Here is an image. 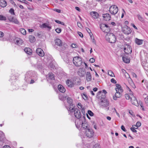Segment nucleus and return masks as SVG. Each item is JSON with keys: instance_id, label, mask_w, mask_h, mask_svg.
Returning <instances> with one entry per match:
<instances>
[{"instance_id": "52", "label": "nucleus", "mask_w": 148, "mask_h": 148, "mask_svg": "<svg viewBox=\"0 0 148 148\" xmlns=\"http://www.w3.org/2000/svg\"><path fill=\"white\" fill-rule=\"evenodd\" d=\"M71 46L73 47L74 48H75L77 47V45L75 44H72L71 45Z\"/></svg>"}, {"instance_id": "32", "label": "nucleus", "mask_w": 148, "mask_h": 148, "mask_svg": "<svg viewBox=\"0 0 148 148\" xmlns=\"http://www.w3.org/2000/svg\"><path fill=\"white\" fill-rule=\"evenodd\" d=\"M49 77L51 80L54 79V75L52 73H50L48 74Z\"/></svg>"}, {"instance_id": "9", "label": "nucleus", "mask_w": 148, "mask_h": 148, "mask_svg": "<svg viewBox=\"0 0 148 148\" xmlns=\"http://www.w3.org/2000/svg\"><path fill=\"white\" fill-rule=\"evenodd\" d=\"M85 134L86 136L89 138L92 137L94 135V132L93 130L91 129L88 128L86 130Z\"/></svg>"}, {"instance_id": "35", "label": "nucleus", "mask_w": 148, "mask_h": 148, "mask_svg": "<svg viewBox=\"0 0 148 148\" xmlns=\"http://www.w3.org/2000/svg\"><path fill=\"white\" fill-rule=\"evenodd\" d=\"M20 31L23 35H25L26 34V31L23 28H21L20 29Z\"/></svg>"}, {"instance_id": "18", "label": "nucleus", "mask_w": 148, "mask_h": 148, "mask_svg": "<svg viewBox=\"0 0 148 148\" xmlns=\"http://www.w3.org/2000/svg\"><path fill=\"white\" fill-rule=\"evenodd\" d=\"M67 101L68 103L69 104L70 107L69 108L71 107H74V105L72 103L73 100L70 97H68L67 99Z\"/></svg>"}, {"instance_id": "10", "label": "nucleus", "mask_w": 148, "mask_h": 148, "mask_svg": "<svg viewBox=\"0 0 148 148\" xmlns=\"http://www.w3.org/2000/svg\"><path fill=\"white\" fill-rule=\"evenodd\" d=\"M122 30L124 33L127 35L130 34L132 32L130 27L127 25H125L124 27H122Z\"/></svg>"}, {"instance_id": "63", "label": "nucleus", "mask_w": 148, "mask_h": 148, "mask_svg": "<svg viewBox=\"0 0 148 148\" xmlns=\"http://www.w3.org/2000/svg\"><path fill=\"white\" fill-rule=\"evenodd\" d=\"M75 9L77 10V11H80V9L78 7H75Z\"/></svg>"}, {"instance_id": "60", "label": "nucleus", "mask_w": 148, "mask_h": 148, "mask_svg": "<svg viewBox=\"0 0 148 148\" xmlns=\"http://www.w3.org/2000/svg\"><path fill=\"white\" fill-rule=\"evenodd\" d=\"M3 148H11V147L8 145H6L4 146Z\"/></svg>"}, {"instance_id": "20", "label": "nucleus", "mask_w": 148, "mask_h": 148, "mask_svg": "<svg viewBox=\"0 0 148 148\" xmlns=\"http://www.w3.org/2000/svg\"><path fill=\"white\" fill-rule=\"evenodd\" d=\"M116 88H115V90L116 91L118 90L119 91H120L121 92H123V89H122V87L119 84H116Z\"/></svg>"}, {"instance_id": "37", "label": "nucleus", "mask_w": 148, "mask_h": 148, "mask_svg": "<svg viewBox=\"0 0 148 148\" xmlns=\"http://www.w3.org/2000/svg\"><path fill=\"white\" fill-rule=\"evenodd\" d=\"M132 94H130V96L128 94H126L125 95V97L126 99H129L130 98L131 99V98L132 97L131 95Z\"/></svg>"}, {"instance_id": "21", "label": "nucleus", "mask_w": 148, "mask_h": 148, "mask_svg": "<svg viewBox=\"0 0 148 148\" xmlns=\"http://www.w3.org/2000/svg\"><path fill=\"white\" fill-rule=\"evenodd\" d=\"M41 28H48L50 29H51V27L49 26V24L47 23H45L43 24L40 26Z\"/></svg>"}, {"instance_id": "17", "label": "nucleus", "mask_w": 148, "mask_h": 148, "mask_svg": "<svg viewBox=\"0 0 148 148\" xmlns=\"http://www.w3.org/2000/svg\"><path fill=\"white\" fill-rule=\"evenodd\" d=\"M102 16L103 19L106 21H109L110 20V16L109 14L106 13L103 14Z\"/></svg>"}, {"instance_id": "50", "label": "nucleus", "mask_w": 148, "mask_h": 148, "mask_svg": "<svg viewBox=\"0 0 148 148\" xmlns=\"http://www.w3.org/2000/svg\"><path fill=\"white\" fill-rule=\"evenodd\" d=\"M77 33H78V35L79 36H80V37H81L82 38L83 37V35L82 33H81L80 32H78Z\"/></svg>"}, {"instance_id": "25", "label": "nucleus", "mask_w": 148, "mask_h": 148, "mask_svg": "<svg viewBox=\"0 0 148 148\" xmlns=\"http://www.w3.org/2000/svg\"><path fill=\"white\" fill-rule=\"evenodd\" d=\"M15 43L20 45H22L23 43V40L20 38H18L14 40Z\"/></svg>"}, {"instance_id": "15", "label": "nucleus", "mask_w": 148, "mask_h": 148, "mask_svg": "<svg viewBox=\"0 0 148 148\" xmlns=\"http://www.w3.org/2000/svg\"><path fill=\"white\" fill-rule=\"evenodd\" d=\"M131 95L132 96L131 98V103L134 105L137 106V105H138V103L136 98L133 95V94H132Z\"/></svg>"}, {"instance_id": "13", "label": "nucleus", "mask_w": 148, "mask_h": 148, "mask_svg": "<svg viewBox=\"0 0 148 148\" xmlns=\"http://www.w3.org/2000/svg\"><path fill=\"white\" fill-rule=\"evenodd\" d=\"M8 19L10 21L14 23L15 24H19V22L17 19L11 15L8 17Z\"/></svg>"}, {"instance_id": "26", "label": "nucleus", "mask_w": 148, "mask_h": 148, "mask_svg": "<svg viewBox=\"0 0 148 148\" xmlns=\"http://www.w3.org/2000/svg\"><path fill=\"white\" fill-rule=\"evenodd\" d=\"M24 50L25 53L29 55L31 54L32 51V50L29 48H26Z\"/></svg>"}, {"instance_id": "38", "label": "nucleus", "mask_w": 148, "mask_h": 148, "mask_svg": "<svg viewBox=\"0 0 148 148\" xmlns=\"http://www.w3.org/2000/svg\"><path fill=\"white\" fill-rule=\"evenodd\" d=\"M131 82H130V84L134 88H136V86L134 84L133 82L132 81L131 78H130Z\"/></svg>"}, {"instance_id": "47", "label": "nucleus", "mask_w": 148, "mask_h": 148, "mask_svg": "<svg viewBox=\"0 0 148 148\" xmlns=\"http://www.w3.org/2000/svg\"><path fill=\"white\" fill-rule=\"evenodd\" d=\"M135 129H137V128H134L133 127H131L130 129L131 130L134 132H136L137 131Z\"/></svg>"}, {"instance_id": "30", "label": "nucleus", "mask_w": 148, "mask_h": 148, "mask_svg": "<svg viewBox=\"0 0 148 148\" xmlns=\"http://www.w3.org/2000/svg\"><path fill=\"white\" fill-rule=\"evenodd\" d=\"M29 41L31 42H33L36 40V39L34 36L32 35H30L29 36Z\"/></svg>"}, {"instance_id": "51", "label": "nucleus", "mask_w": 148, "mask_h": 148, "mask_svg": "<svg viewBox=\"0 0 148 148\" xmlns=\"http://www.w3.org/2000/svg\"><path fill=\"white\" fill-rule=\"evenodd\" d=\"M77 24L78 26L80 28H81V27L82 26V24L80 23L79 22H77Z\"/></svg>"}, {"instance_id": "12", "label": "nucleus", "mask_w": 148, "mask_h": 148, "mask_svg": "<svg viewBox=\"0 0 148 148\" xmlns=\"http://www.w3.org/2000/svg\"><path fill=\"white\" fill-rule=\"evenodd\" d=\"M31 71H28L27 72L25 75V80L27 82H29L30 79H31Z\"/></svg>"}, {"instance_id": "55", "label": "nucleus", "mask_w": 148, "mask_h": 148, "mask_svg": "<svg viewBox=\"0 0 148 148\" xmlns=\"http://www.w3.org/2000/svg\"><path fill=\"white\" fill-rule=\"evenodd\" d=\"M132 75L134 77L136 78L137 77V75L136 74L134 73H132Z\"/></svg>"}, {"instance_id": "46", "label": "nucleus", "mask_w": 148, "mask_h": 148, "mask_svg": "<svg viewBox=\"0 0 148 148\" xmlns=\"http://www.w3.org/2000/svg\"><path fill=\"white\" fill-rule=\"evenodd\" d=\"M111 82L114 84H116V81L114 78H112L111 79Z\"/></svg>"}, {"instance_id": "41", "label": "nucleus", "mask_w": 148, "mask_h": 148, "mask_svg": "<svg viewBox=\"0 0 148 148\" xmlns=\"http://www.w3.org/2000/svg\"><path fill=\"white\" fill-rule=\"evenodd\" d=\"M141 125V123L140 122H137L136 125H133L132 126H135L137 127V128L140 127Z\"/></svg>"}, {"instance_id": "42", "label": "nucleus", "mask_w": 148, "mask_h": 148, "mask_svg": "<svg viewBox=\"0 0 148 148\" xmlns=\"http://www.w3.org/2000/svg\"><path fill=\"white\" fill-rule=\"evenodd\" d=\"M9 12L12 15H14L15 14L14 10L13 8H11Z\"/></svg>"}, {"instance_id": "61", "label": "nucleus", "mask_w": 148, "mask_h": 148, "mask_svg": "<svg viewBox=\"0 0 148 148\" xmlns=\"http://www.w3.org/2000/svg\"><path fill=\"white\" fill-rule=\"evenodd\" d=\"M103 93L104 94L103 95L105 96V94L107 93V92L105 90H103Z\"/></svg>"}, {"instance_id": "27", "label": "nucleus", "mask_w": 148, "mask_h": 148, "mask_svg": "<svg viewBox=\"0 0 148 148\" xmlns=\"http://www.w3.org/2000/svg\"><path fill=\"white\" fill-rule=\"evenodd\" d=\"M86 78L87 81H90L91 80V75L90 72L87 73Z\"/></svg>"}, {"instance_id": "39", "label": "nucleus", "mask_w": 148, "mask_h": 148, "mask_svg": "<svg viewBox=\"0 0 148 148\" xmlns=\"http://www.w3.org/2000/svg\"><path fill=\"white\" fill-rule=\"evenodd\" d=\"M82 97L85 100H87L88 99V97L87 96V95L85 94H83L82 95Z\"/></svg>"}, {"instance_id": "43", "label": "nucleus", "mask_w": 148, "mask_h": 148, "mask_svg": "<svg viewBox=\"0 0 148 148\" xmlns=\"http://www.w3.org/2000/svg\"><path fill=\"white\" fill-rule=\"evenodd\" d=\"M88 113L89 115L90 116H92L93 115V113L91 110H88Z\"/></svg>"}, {"instance_id": "1", "label": "nucleus", "mask_w": 148, "mask_h": 148, "mask_svg": "<svg viewBox=\"0 0 148 148\" xmlns=\"http://www.w3.org/2000/svg\"><path fill=\"white\" fill-rule=\"evenodd\" d=\"M101 93V91H99L97 93V97L99 99V104L100 106L103 108H106L107 110H109L108 106L109 105V101L106 98V96L102 95L101 96H99L98 95Z\"/></svg>"}, {"instance_id": "5", "label": "nucleus", "mask_w": 148, "mask_h": 148, "mask_svg": "<svg viewBox=\"0 0 148 148\" xmlns=\"http://www.w3.org/2000/svg\"><path fill=\"white\" fill-rule=\"evenodd\" d=\"M78 119L75 122V125L78 129H81V125L86 122V118L83 116Z\"/></svg>"}, {"instance_id": "62", "label": "nucleus", "mask_w": 148, "mask_h": 148, "mask_svg": "<svg viewBox=\"0 0 148 148\" xmlns=\"http://www.w3.org/2000/svg\"><path fill=\"white\" fill-rule=\"evenodd\" d=\"M28 30L29 32H33L34 31V30L32 29H29Z\"/></svg>"}, {"instance_id": "23", "label": "nucleus", "mask_w": 148, "mask_h": 148, "mask_svg": "<svg viewBox=\"0 0 148 148\" xmlns=\"http://www.w3.org/2000/svg\"><path fill=\"white\" fill-rule=\"evenodd\" d=\"M66 84L69 87H73L74 85L73 82L69 79L66 81Z\"/></svg>"}, {"instance_id": "49", "label": "nucleus", "mask_w": 148, "mask_h": 148, "mask_svg": "<svg viewBox=\"0 0 148 148\" xmlns=\"http://www.w3.org/2000/svg\"><path fill=\"white\" fill-rule=\"evenodd\" d=\"M77 107L79 109H81L82 108L81 104L80 103H79L77 105Z\"/></svg>"}, {"instance_id": "33", "label": "nucleus", "mask_w": 148, "mask_h": 148, "mask_svg": "<svg viewBox=\"0 0 148 148\" xmlns=\"http://www.w3.org/2000/svg\"><path fill=\"white\" fill-rule=\"evenodd\" d=\"M123 61L124 62L127 63H129L130 62V60L128 58H126L125 57H122Z\"/></svg>"}, {"instance_id": "40", "label": "nucleus", "mask_w": 148, "mask_h": 148, "mask_svg": "<svg viewBox=\"0 0 148 148\" xmlns=\"http://www.w3.org/2000/svg\"><path fill=\"white\" fill-rule=\"evenodd\" d=\"M6 17L2 15H0V20H6Z\"/></svg>"}, {"instance_id": "14", "label": "nucleus", "mask_w": 148, "mask_h": 148, "mask_svg": "<svg viewBox=\"0 0 148 148\" xmlns=\"http://www.w3.org/2000/svg\"><path fill=\"white\" fill-rule=\"evenodd\" d=\"M116 92L115 93L114 96H113V99L114 100H117L118 98H119L121 97L122 96V92H121L119 91V90H117L116 91Z\"/></svg>"}, {"instance_id": "8", "label": "nucleus", "mask_w": 148, "mask_h": 148, "mask_svg": "<svg viewBox=\"0 0 148 148\" xmlns=\"http://www.w3.org/2000/svg\"><path fill=\"white\" fill-rule=\"evenodd\" d=\"M109 11L111 14H115L118 11V8L115 5H112L110 7Z\"/></svg>"}, {"instance_id": "64", "label": "nucleus", "mask_w": 148, "mask_h": 148, "mask_svg": "<svg viewBox=\"0 0 148 148\" xmlns=\"http://www.w3.org/2000/svg\"><path fill=\"white\" fill-rule=\"evenodd\" d=\"M31 81L30 82V84H33L34 83V80H33V79H30Z\"/></svg>"}, {"instance_id": "22", "label": "nucleus", "mask_w": 148, "mask_h": 148, "mask_svg": "<svg viewBox=\"0 0 148 148\" xmlns=\"http://www.w3.org/2000/svg\"><path fill=\"white\" fill-rule=\"evenodd\" d=\"M7 5V3L4 0H0V6L2 7H5Z\"/></svg>"}, {"instance_id": "28", "label": "nucleus", "mask_w": 148, "mask_h": 148, "mask_svg": "<svg viewBox=\"0 0 148 148\" xmlns=\"http://www.w3.org/2000/svg\"><path fill=\"white\" fill-rule=\"evenodd\" d=\"M143 97H144V101L146 106H148V96H146V94L143 95Z\"/></svg>"}, {"instance_id": "53", "label": "nucleus", "mask_w": 148, "mask_h": 148, "mask_svg": "<svg viewBox=\"0 0 148 148\" xmlns=\"http://www.w3.org/2000/svg\"><path fill=\"white\" fill-rule=\"evenodd\" d=\"M4 36V33L0 31V37H2Z\"/></svg>"}, {"instance_id": "29", "label": "nucleus", "mask_w": 148, "mask_h": 148, "mask_svg": "<svg viewBox=\"0 0 148 148\" xmlns=\"http://www.w3.org/2000/svg\"><path fill=\"white\" fill-rule=\"evenodd\" d=\"M135 42L138 45H141L143 43V40H140L137 38H136L135 40Z\"/></svg>"}, {"instance_id": "56", "label": "nucleus", "mask_w": 148, "mask_h": 148, "mask_svg": "<svg viewBox=\"0 0 148 148\" xmlns=\"http://www.w3.org/2000/svg\"><path fill=\"white\" fill-rule=\"evenodd\" d=\"M59 99L61 100H63L64 99L63 97H62V96L61 95L59 96Z\"/></svg>"}, {"instance_id": "34", "label": "nucleus", "mask_w": 148, "mask_h": 148, "mask_svg": "<svg viewBox=\"0 0 148 148\" xmlns=\"http://www.w3.org/2000/svg\"><path fill=\"white\" fill-rule=\"evenodd\" d=\"M137 17L138 18V19L140 21L143 22L144 20L143 18L139 14L137 15Z\"/></svg>"}, {"instance_id": "59", "label": "nucleus", "mask_w": 148, "mask_h": 148, "mask_svg": "<svg viewBox=\"0 0 148 148\" xmlns=\"http://www.w3.org/2000/svg\"><path fill=\"white\" fill-rule=\"evenodd\" d=\"M93 148H100L97 145H95L93 147Z\"/></svg>"}, {"instance_id": "16", "label": "nucleus", "mask_w": 148, "mask_h": 148, "mask_svg": "<svg viewBox=\"0 0 148 148\" xmlns=\"http://www.w3.org/2000/svg\"><path fill=\"white\" fill-rule=\"evenodd\" d=\"M36 53L40 56L43 57L44 56V53L43 50L40 48H38L36 50Z\"/></svg>"}, {"instance_id": "57", "label": "nucleus", "mask_w": 148, "mask_h": 148, "mask_svg": "<svg viewBox=\"0 0 148 148\" xmlns=\"http://www.w3.org/2000/svg\"><path fill=\"white\" fill-rule=\"evenodd\" d=\"M86 29L88 33L89 34H90V33H91V30L89 28H87Z\"/></svg>"}, {"instance_id": "11", "label": "nucleus", "mask_w": 148, "mask_h": 148, "mask_svg": "<svg viewBox=\"0 0 148 148\" xmlns=\"http://www.w3.org/2000/svg\"><path fill=\"white\" fill-rule=\"evenodd\" d=\"M124 50L125 53L127 54H130L132 52V49L130 46L127 44L125 45Z\"/></svg>"}, {"instance_id": "3", "label": "nucleus", "mask_w": 148, "mask_h": 148, "mask_svg": "<svg viewBox=\"0 0 148 148\" xmlns=\"http://www.w3.org/2000/svg\"><path fill=\"white\" fill-rule=\"evenodd\" d=\"M66 108L69 111V112L71 114H74L76 118L79 119L82 118L80 111L78 109L75 108V107L71 108L67 107Z\"/></svg>"}, {"instance_id": "6", "label": "nucleus", "mask_w": 148, "mask_h": 148, "mask_svg": "<svg viewBox=\"0 0 148 148\" xmlns=\"http://www.w3.org/2000/svg\"><path fill=\"white\" fill-rule=\"evenodd\" d=\"M73 64L76 66H79L83 63L82 59L79 57H75L73 58Z\"/></svg>"}, {"instance_id": "31", "label": "nucleus", "mask_w": 148, "mask_h": 148, "mask_svg": "<svg viewBox=\"0 0 148 148\" xmlns=\"http://www.w3.org/2000/svg\"><path fill=\"white\" fill-rule=\"evenodd\" d=\"M88 127V124L86 122L81 125V129H87Z\"/></svg>"}, {"instance_id": "44", "label": "nucleus", "mask_w": 148, "mask_h": 148, "mask_svg": "<svg viewBox=\"0 0 148 148\" xmlns=\"http://www.w3.org/2000/svg\"><path fill=\"white\" fill-rule=\"evenodd\" d=\"M55 31L58 33H60L61 31V29L60 28H57L55 29Z\"/></svg>"}, {"instance_id": "2", "label": "nucleus", "mask_w": 148, "mask_h": 148, "mask_svg": "<svg viewBox=\"0 0 148 148\" xmlns=\"http://www.w3.org/2000/svg\"><path fill=\"white\" fill-rule=\"evenodd\" d=\"M55 46H58L57 48L60 51H63L65 50L67 47L66 44L63 42L59 38H56L54 40Z\"/></svg>"}, {"instance_id": "4", "label": "nucleus", "mask_w": 148, "mask_h": 148, "mask_svg": "<svg viewBox=\"0 0 148 148\" xmlns=\"http://www.w3.org/2000/svg\"><path fill=\"white\" fill-rule=\"evenodd\" d=\"M106 40L111 43H114L116 40L115 36L113 33H107L105 37Z\"/></svg>"}, {"instance_id": "58", "label": "nucleus", "mask_w": 148, "mask_h": 148, "mask_svg": "<svg viewBox=\"0 0 148 148\" xmlns=\"http://www.w3.org/2000/svg\"><path fill=\"white\" fill-rule=\"evenodd\" d=\"M131 25H132L134 27V28H135L136 29H138L137 27L134 24H132Z\"/></svg>"}, {"instance_id": "48", "label": "nucleus", "mask_w": 148, "mask_h": 148, "mask_svg": "<svg viewBox=\"0 0 148 148\" xmlns=\"http://www.w3.org/2000/svg\"><path fill=\"white\" fill-rule=\"evenodd\" d=\"M121 128L124 132H126V130L123 125H122L121 127Z\"/></svg>"}, {"instance_id": "24", "label": "nucleus", "mask_w": 148, "mask_h": 148, "mask_svg": "<svg viewBox=\"0 0 148 148\" xmlns=\"http://www.w3.org/2000/svg\"><path fill=\"white\" fill-rule=\"evenodd\" d=\"M58 88L59 90L62 93H64L65 91V88L61 85H59L58 86Z\"/></svg>"}, {"instance_id": "54", "label": "nucleus", "mask_w": 148, "mask_h": 148, "mask_svg": "<svg viewBox=\"0 0 148 148\" xmlns=\"http://www.w3.org/2000/svg\"><path fill=\"white\" fill-rule=\"evenodd\" d=\"M82 112L83 113V114H85V109L83 108H82L81 109Z\"/></svg>"}, {"instance_id": "7", "label": "nucleus", "mask_w": 148, "mask_h": 148, "mask_svg": "<svg viewBox=\"0 0 148 148\" xmlns=\"http://www.w3.org/2000/svg\"><path fill=\"white\" fill-rule=\"evenodd\" d=\"M100 27L101 29L104 32L108 33L110 30L109 27L106 24H101L100 25Z\"/></svg>"}, {"instance_id": "45", "label": "nucleus", "mask_w": 148, "mask_h": 148, "mask_svg": "<svg viewBox=\"0 0 148 148\" xmlns=\"http://www.w3.org/2000/svg\"><path fill=\"white\" fill-rule=\"evenodd\" d=\"M95 61V59L93 58H91L89 60L90 62L91 63L94 62Z\"/></svg>"}, {"instance_id": "36", "label": "nucleus", "mask_w": 148, "mask_h": 148, "mask_svg": "<svg viewBox=\"0 0 148 148\" xmlns=\"http://www.w3.org/2000/svg\"><path fill=\"white\" fill-rule=\"evenodd\" d=\"M108 74L109 75H110L111 77H114V75L113 72L111 71H108Z\"/></svg>"}, {"instance_id": "19", "label": "nucleus", "mask_w": 148, "mask_h": 148, "mask_svg": "<svg viewBox=\"0 0 148 148\" xmlns=\"http://www.w3.org/2000/svg\"><path fill=\"white\" fill-rule=\"evenodd\" d=\"M91 16L94 18H97L99 17V14L96 12H92L90 13Z\"/></svg>"}]
</instances>
